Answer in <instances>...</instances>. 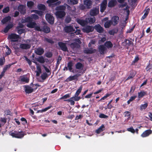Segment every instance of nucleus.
Wrapping results in <instances>:
<instances>
[{"label": "nucleus", "mask_w": 152, "mask_h": 152, "mask_svg": "<svg viewBox=\"0 0 152 152\" xmlns=\"http://www.w3.org/2000/svg\"><path fill=\"white\" fill-rule=\"evenodd\" d=\"M10 135L13 137L17 138H21L25 135L24 132L23 131L17 132L14 131V132H12L10 133Z\"/></svg>", "instance_id": "f257e3e1"}, {"label": "nucleus", "mask_w": 152, "mask_h": 152, "mask_svg": "<svg viewBox=\"0 0 152 152\" xmlns=\"http://www.w3.org/2000/svg\"><path fill=\"white\" fill-rule=\"evenodd\" d=\"M20 38V36L15 34L12 33L9 34L7 39H10L11 42H17L18 41V39Z\"/></svg>", "instance_id": "f03ea898"}, {"label": "nucleus", "mask_w": 152, "mask_h": 152, "mask_svg": "<svg viewBox=\"0 0 152 152\" xmlns=\"http://www.w3.org/2000/svg\"><path fill=\"white\" fill-rule=\"evenodd\" d=\"M59 0H48L46 1L47 3L49 4L50 7H53L59 5L61 4V1Z\"/></svg>", "instance_id": "7ed1b4c3"}, {"label": "nucleus", "mask_w": 152, "mask_h": 152, "mask_svg": "<svg viewBox=\"0 0 152 152\" xmlns=\"http://www.w3.org/2000/svg\"><path fill=\"white\" fill-rule=\"evenodd\" d=\"M83 87L81 85L79 88L77 90L76 93H75L74 95L72 97V98H74L75 100L79 101L81 99V98L80 96H78L79 94L81 93L82 89Z\"/></svg>", "instance_id": "20e7f679"}, {"label": "nucleus", "mask_w": 152, "mask_h": 152, "mask_svg": "<svg viewBox=\"0 0 152 152\" xmlns=\"http://www.w3.org/2000/svg\"><path fill=\"white\" fill-rule=\"evenodd\" d=\"M45 18L48 22L50 24H53L54 23V18L53 16L50 14H46Z\"/></svg>", "instance_id": "39448f33"}, {"label": "nucleus", "mask_w": 152, "mask_h": 152, "mask_svg": "<svg viewBox=\"0 0 152 152\" xmlns=\"http://www.w3.org/2000/svg\"><path fill=\"white\" fill-rule=\"evenodd\" d=\"M74 27H75V26H73V25L66 26L64 28V30L66 33L71 32L73 33V32L75 31Z\"/></svg>", "instance_id": "423d86ee"}, {"label": "nucleus", "mask_w": 152, "mask_h": 152, "mask_svg": "<svg viewBox=\"0 0 152 152\" xmlns=\"http://www.w3.org/2000/svg\"><path fill=\"white\" fill-rule=\"evenodd\" d=\"M94 30V28L93 26L88 25L84 27L82 29L83 31L86 33L92 32Z\"/></svg>", "instance_id": "0eeeda50"}, {"label": "nucleus", "mask_w": 152, "mask_h": 152, "mask_svg": "<svg viewBox=\"0 0 152 152\" xmlns=\"http://www.w3.org/2000/svg\"><path fill=\"white\" fill-rule=\"evenodd\" d=\"M58 46L60 48L61 50L64 52H68V48L66 45L65 43L62 42H58Z\"/></svg>", "instance_id": "6e6552de"}, {"label": "nucleus", "mask_w": 152, "mask_h": 152, "mask_svg": "<svg viewBox=\"0 0 152 152\" xmlns=\"http://www.w3.org/2000/svg\"><path fill=\"white\" fill-rule=\"evenodd\" d=\"M107 4V0H103L100 6V11L101 12H103L106 9Z\"/></svg>", "instance_id": "1a4fd4ad"}, {"label": "nucleus", "mask_w": 152, "mask_h": 152, "mask_svg": "<svg viewBox=\"0 0 152 152\" xmlns=\"http://www.w3.org/2000/svg\"><path fill=\"white\" fill-rule=\"evenodd\" d=\"M26 6L23 5H19L18 7V10L19 11L20 13L24 15L26 13Z\"/></svg>", "instance_id": "9d476101"}, {"label": "nucleus", "mask_w": 152, "mask_h": 152, "mask_svg": "<svg viewBox=\"0 0 152 152\" xmlns=\"http://www.w3.org/2000/svg\"><path fill=\"white\" fill-rule=\"evenodd\" d=\"M57 11L55 15L58 18H62L65 16L66 13L64 11Z\"/></svg>", "instance_id": "9b49d317"}, {"label": "nucleus", "mask_w": 152, "mask_h": 152, "mask_svg": "<svg viewBox=\"0 0 152 152\" xmlns=\"http://www.w3.org/2000/svg\"><path fill=\"white\" fill-rule=\"evenodd\" d=\"M70 48L74 51H75L80 48V45L76 42L71 43L69 45Z\"/></svg>", "instance_id": "f8f14e48"}, {"label": "nucleus", "mask_w": 152, "mask_h": 152, "mask_svg": "<svg viewBox=\"0 0 152 152\" xmlns=\"http://www.w3.org/2000/svg\"><path fill=\"white\" fill-rule=\"evenodd\" d=\"M111 20L112 22V25L113 26H115L118 23L119 18L117 15L114 16L113 17Z\"/></svg>", "instance_id": "ddd939ff"}, {"label": "nucleus", "mask_w": 152, "mask_h": 152, "mask_svg": "<svg viewBox=\"0 0 152 152\" xmlns=\"http://www.w3.org/2000/svg\"><path fill=\"white\" fill-rule=\"evenodd\" d=\"M94 28H94L96 30L97 32L99 33H103L104 31L103 28L99 24H98L95 25Z\"/></svg>", "instance_id": "4468645a"}, {"label": "nucleus", "mask_w": 152, "mask_h": 152, "mask_svg": "<svg viewBox=\"0 0 152 152\" xmlns=\"http://www.w3.org/2000/svg\"><path fill=\"white\" fill-rule=\"evenodd\" d=\"M24 88L25 92L26 94H30L34 91V89L29 86H25Z\"/></svg>", "instance_id": "2eb2a0df"}, {"label": "nucleus", "mask_w": 152, "mask_h": 152, "mask_svg": "<svg viewBox=\"0 0 152 152\" xmlns=\"http://www.w3.org/2000/svg\"><path fill=\"white\" fill-rule=\"evenodd\" d=\"M117 4L116 0H110L108 2V7L110 8H112L115 6Z\"/></svg>", "instance_id": "dca6fc26"}, {"label": "nucleus", "mask_w": 152, "mask_h": 152, "mask_svg": "<svg viewBox=\"0 0 152 152\" xmlns=\"http://www.w3.org/2000/svg\"><path fill=\"white\" fill-rule=\"evenodd\" d=\"M44 49L41 47H39L35 50V53L39 55H41L44 53Z\"/></svg>", "instance_id": "f3484780"}, {"label": "nucleus", "mask_w": 152, "mask_h": 152, "mask_svg": "<svg viewBox=\"0 0 152 152\" xmlns=\"http://www.w3.org/2000/svg\"><path fill=\"white\" fill-rule=\"evenodd\" d=\"M98 50L100 53L102 55L104 54V52L106 50V48L103 45H100L98 47Z\"/></svg>", "instance_id": "a211bd4d"}, {"label": "nucleus", "mask_w": 152, "mask_h": 152, "mask_svg": "<svg viewBox=\"0 0 152 152\" xmlns=\"http://www.w3.org/2000/svg\"><path fill=\"white\" fill-rule=\"evenodd\" d=\"M99 13V8H95L91 10L90 12V15L91 16H96Z\"/></svg>", "instance_id": "6ab92c4d"}, {"label": "nucleus", "mask_w": 152, "mask_h": 152, "mask_svg": "<svg viewBox=\"0 0 152 152\" xmlns=\"http://www.w3.org/2000/svg\"><path fill=\"white\" fill-rule=\"evenodd\" d=\"M152 133V131L151 129H148L145 131L141 135V136L144 137L148 136Z\"/></svg>", "instance_id": "aec40b11"}, {"label": "nucleus", "mask_w": 152, "mask_h": 152, "mask_svg": "<svg viewBox=\"0 0 152 152\" xmlns=\"http://www.w3.org/2000/svg\"><path fill=\"white\" fill-rule=\"evenodd\" d=\"M96 51V50L95 49H93V48H86L83 51L84 53H85L88 54H92L95 53Z\"/></svg>", "instance_id": "412c9836"}, {"label": "nucleus", "mask_w": 152, "mask_h": 152, "mask_svg": "<svg viewBox=\"0 0 152 152\" xmlns=\"http://www.w3.org/2000/svg\"><path fill=\"white\" fill-rule=\"evenodd\" d=\"M84 4L86 7L88 9L90 8L92 3L90 0H85L84 1Z\"/></svg>", "instance_id": "4be33fe9"}, {"label": "nucleus", "mask_w": 152, "mask_h": 152, "mask_svg": "<svg viewBox=\"0 0 152 152\" xmlns=\"http://www.w3.org/2000/svg\"><path fill=\"white\" fill-rule=\"evenodd\" d=\"M73 64L72 61H69L67 63V67L68 69L70 72L74 73L75 72L74 70H72V67L73 66Z\"/></svg>", "instance_id": "5701e85b"}, {"label": "nucleus", "mask_w": 152, "mask_h": 152, "mask_svg": "<svg viewBox=\"0 0 152 152\" xmlns=\"http://www.w3.org/2000/svg\"><path fill=\"white\" fill-rule=\"evenodd\" d=\"M31 47V45L28 44H21L20 45V48L24 49H29Z\"/></svg>", "instance_id": "b1692460"}, {"label": "nucleus", "mask_w": 152, "mask_h": 152, "mask_svg": "<svg viewBox=\"0 0 152 152\" xmlns=\"http://www.w3.org/2000/svg\"><path fill=\"white\" fill-rule=\"evenodd\" d=\"M37 25V23L35 22L31 21L26 24V26L31 28H34L35 26Z\"/></svg>", "instance_id": "393cba45"}, {"label": "nucleus", "mask_w": 152, "mask_h": 152, "mask_svg": "<svg viewBox=\"0 0 152 152\" xmlns=\"http://www.w3.org/2000/svg\"><path fill=\"white\" fill-rule=\"evenodd\" d=\"M13 26V25L12 23L9 24L4 28V32L5 33H7L9 30Z\"/></svg>", "instance_id": "a878e982"}, {"label": "nucleus", "mask_w": 152, "mask_h": 152, "mask_svg": "<svg viewBox=\"0 0 152 152\" xmlns=\"http://www.w3.org/2000/svg\"><path fill=\"white\" fill-rule=\"evenodd\" d=\"M146 95H147L146 92L144 91H142L138 92V98L139 99H141Z\"/></svg>", "instance_id": "bb28decb"}, {"label": "nucleus", "mask_w": 152, "mask_h": 152, "mask_svg": "<svg viewBox=\"0 0 152 152\" xmlns=\"http://www.w3.org/2000/svg\"><path fill=\"white\" fill-rule=\"evenodd\" d=\"M42 31L45 33H48L50 32V28L48 26L44 25L42 28Z\"/></svg>", "instance_id": "cd10ccee"}, {"label": "nucleus", "mask_w": 152, "mask_h": 152, "mask_svg": "<svg viewBox=\"0 0 152 152\" xmlns=\"http://www.w3.org/2000/svg\"><path fill=\"white\" fill-rule=\"evenodd\" d=\"M105 127L104 124H102L100 127L96 131L97 134H99L100 132L103 131L105 129Z\"/></svg>", "instance_id": "c85d7f7f"}, {"label": "nucleus", "mask_w": 152, "mask_h": 152, "mask_svg": "<svg viewBox=\"0 0 152 152\" xmlns=\"http://www.w3.org/2000/svg\"><path fill=\"white\" fill-rule=\"evenodd\" d=\"M72 97H71L69 99L67 100H64V101L65 102H70V104L71 105H74L75 104V101H78L75 100L74 99V98H72Z\"/></svg>", "instance_id": "c756f323"}, {"label": "nucleus", "mask_w": 152, "mask_h": 152, "mask_svg": "<svg viewBox=\"0 0 152 152\" xmlns=\"http://www.w3.org/2000/svg\"><path fill=\"white\" fill-rule=\"evenodd\" d=\"M77 22L83 26H84L87 24V22L86 21L80 19L77 20Z\"/></svg>", "instance_id": "7c9ffc66"}, {"label": "nucleus", "mask_w": 152, "mask_h": 152, "mask_svg": "<svg viewBox=\"0 0 152 152\" xmlns=\"http://www.w3.org/2000/svg\"><path fill=\"white\" fill-rule=\"evenodd\" d=\"M84 65L80 62H77L75 65V68L77 69L82 70Z\"/></svg>", "instance_id": "2f4dec72"}, {"label": "nucleus", "mask_w": 152, "mask_h": 152, "mask_svg": "<svg viewBox=\"0 0 152 152\" xmlns=\"http://www.w3.org/2000/svg\"><path fill=\"white\" fill-rule=\"evenodd\" d=\"M11 17L10 16H8L4 18L2 20L1 22L3 24L6 23L7 22L10 21Z\"/></svg>", "instance_id": "473e14b6"}, {"label": "nucleus", "mask_w": 152, "mask_h": 152, "mask_svg": "<svg viewBox=\"0 0 152 152\" xmlns=\"http://www.w3.org/2000/svg\"><path fill=\"white\" fill-rule=\"evenodd\" d=\"M66 7L64 5H60L59 6H57L55 10H58L61 11H64L66 10Z\"/></svg>", "instance_id": "72a5a7b5"}, {"label": "nucleus", "mask_w": 152, "mask_h": 152, "mask_svg": "<svg viewBox=\"0 0 152 152\" xmlns=\"http://www.w3.org/2000/svg\"><path fill=\"white\" fill-rule=\"evenodd\" d=\"M112 22L111 20H107L104 23V26L106 28H109L111 25H112Z\"/></svg>", "instance_id": "f704fd0d"}, {"label": "nucleus", "mask_w": 152, "mask_h": 152, "mask_svg": "<svg viewBox=\"0 0 152 152\" xmlns=\"http://www.w3.org/2000/svg\"><path fill=\"white\" fill-rule=\"evenodd\" d=\"M104 45L106 46L107 48H109L113 47V44L110 41H107L105 43Z\"/></svg>", "instance_id": "c9c22d12"}, {"label": "nucleus", "mask_w": 152, "mask_h": 152, "mask_svg": "<svg viewBox=\"0 0 152 152\" xmlns=\"http://www.w3.org/2000/svg\"><path fill=\"white\" fill-rule=\"evenodd\" d=\"M38 8L40 10L45 11L46 10V7L45 6L42 4H38L37 6Z\"/></svg>", "instance_id": "e433bc0d"}, {"label": "nucleus", "mask_w": 152, "mask_h": 152, "mask_svg": "<svg viewBox=\"0 0 152 152\" xmlns=\"http://www.w3.org/2000/svg\"><path fill=\"white\" fill-rule=\"evenodd\" d=\"M118 31L117 28H114L109 31V33L111 35H114L115 34L117 33Z\"/></svg>", "instance_id": "4c0bfd02"}, {"label": "nucleus", "mask_w": 152, "mask_h": 152, "mask_svg": "<svg viewBox=\"0 0 152 152\" xmlns=\"http://www.w3.org/2000/svg\"><path fill=\"white\" fill-rule=\"evenodd\" d=\"M37 71H36V76H38L42 72V70L41 68V67L39 66H37Z\"/></svg>", "instance_id": "58836bf2"}, {"label": "nucleus", "mask_w": 152, "mask_h": 152, "mask_svg": "<svg viewBox=\"0 0 152 152\" xmlns=\"http://www.w3.org/2000/svg\"><path fill=\"white\" fill-rule=\"evenodd\" d=\"M34 3L32 1H28L27 3V7L30 8H32L34 5Z\"/></svg>", "instance_id": "ea45409f"}, {"label": "nucleus", "mask_w": 152, "mask_h": 152, "mask_svg": "<svg viewBox=\"0 0 152 152\" xmlns=\"http://www.w3.org/2000/svg\"><path fill=\"white\" fill-rule=\"evenodd\" d=\"M76 79V75L71 76L69 77L66 80V81L67 82L73 80H75Z\"/></svg>", "instance_id": "a19ab883"}, {"label": "nucleus", "mask_w": 152, "mask_h": 152, "mask_svg": "<svg viewBox=\"0 0 152 152\" xmlns=\"http://www.w3.org/2000/svg\"><path fill=\"white\" fill-rule=\"evenodd\" d=\"M20 80L22 82L28 83L29 81V79L26 77L23 76L21 78Z\"/></svg>", "instance_id": "79ce46f5"}, {"label": "nucleus", "mask_w": 152, "mask_h": 152, "mask_svg": "<svg viewBox=\"0 0 152 152\" xmlns=\"http://www.w3.org/2000/svg\"><path fill=\"white\" fill-rule=\"evenodd\" d=\"M48 75L46 72L43 73L41 76V79L43 80H45L48 77Z\"/></svg>", "instance_id": "37998d69"}, {"label": "nucleus", "mask_w": 152, "mask_h": 152, "mask_svg": "<svg viewBox=\"0 0 152 152\" xmlns=\"http://www.w3.org/2000/svg\"><path fill=\"white\" fill-rule=\"evenodd\" d=\"M68 3L71 5L76 4L78 3L77 0H68Z\"/></svg>", "instance_id": "c03bdc74"}, {"label": "nucleus", "mask_w": 152, "mask_h": 152, "mask_svg": "<svg viewBox=\"0 0 152 152\" xmlns=\"http://www.w3.org/2000/svg\"><path fill=\"white\" fill-rule=\"evenodd\" d=\"M25 22L28 23L29 22L32 21L33 20L31 16H28L25 18Z\"/></svg>", "instance_id": "a18cd8bd"}, {"label": "nucleus", "mask_w": 152, "mask_h": 152, "mask_svg": "<svg viewBox=\"0 0 152 152\" xmlns=\"http://www.w3.org/2000/svg\"><path fill=\"white\" fill-rule=\"evenodd\" d=\"M37 60L40 63H44L45 62V61L44 58L42 56H40L37 59Z\"/></svg>", "instance_id": "49530a36"}, {"label": "nucleus", "mask_w": 152, "mask_h": 152, "mask_svg": "<svg viewBox=\"0 0 152 152\" xmlns=\"http://www.w3.org/2000/svg\"><path fill=\"white\" fill-rule=\"evenodd\" d=\"M135 74H134L133 72H131L130 73L129 76L126 79V80H128L130 79H132L134 77Z\"/></svg>", "instance_id": "de8ad7c7"}, {"label": "nucleus", "mask_w": 152, "mask_h": 152, "mask_svg": "<svg viewBox=\"0 0 152 152\" xmlns=\"http://www.w3.org/2000/svg\"><path fill=\"white\" fill-rule=\"evenodd\" d=\"M148 106V103H146L144 104H142L140 107V110L141 111L143 110V109H145Z\"/></svg>", "instance_id": "09e8293b"}, {"label": "nucleus", "mask_w": 152, "mask_h": 152, "mask_svg": "<svg viewBox=\"0 0 152 152\" xmlns=\"http://www.w3.org/2000/svg\"><path fill=\"white\" fill-rule=\"evenodd\" d=\"M70 94H66L63 96L61 97L60 98V99H64L66 100V99L67 98H69L70 97Z\"/></svg>", "instance_id": "8fccbe9b"}, {"label": "nucleus", "mask_w": 152, "mask_h": 152, "mask_svg": "<svg viewBox=\"0 0 152 152\" xmlns=\"http://www.w3.org/2000/svg\"><path fill=\"white\" fill-rule=\"evenodd\" d=\"M89 23L90 24L94 23L96 21V19L95 17L93 18H88Z\"/></svg>", "instance_id": "3c124183"}, {"label": "nucleus", "mask_w": 152, "mask_h": 152, "mask_svg": "<svg viewBox=\"0 0 152 152\" xmlns=\"http://www.w3.org/2000/svg\"><path fill=\"white\" fill-rule=\"evenodd\" d=\"M44 41H46L51 44H53L54 43V41L52 39H49L47 37L44 38Z\"/></svg>", "instance_id": "603ef678"}, {"label": "nucleus", "mask_w": 152, "mask_h": 152, "mask_svg": "<svg viewBox=\"0 0 152 152\" xmlns=\"http://www.w3.org/2000/svg\"><path fill=\"white\" fill-rule=\"evenodd\" d=\"M139 56L138 55L136 56L134 58V60H133L132 63V65H134L139 60Z\"/></svg>", "instance_id": "864d4df0"}, {"label": "nucleus", "mask_w": 152, "mask_h": 152, "mask_svg": "<svg viewBox=\"0 0 152 152\" xmlns=\"http://www.w3.org/2000/svg\"><path fill=\"white\" fill-rule=\"evenodd\" d=\"M124 42H125L126 44L129 46L131 45H133V43L132 41L126 39H125Z\"/></svg>", "instance_id": "5fc2aeb1"}, {"label": "nucleus", "mask_w": 152, "mask_h": 152, "mask_svg": "<svg viewBox=\"0 0 152 152\" xmlns=\"http://www.w3.org/2000/svg\"><path fill=\"white\" fill-rule=\"evenodd\" d=\"M12 64H9L8 65H6L4 67L3 70L6 72L7 69H9L10 67L11 66Z\"/></svg>", "instance_id": "6e6d98bb"}, {"label": "nucleus", "mask_w": 152, "mask_h": 152, "mask_svg": "<svg viewBox=\"0 0 152 152\" xmlns=\"http://www.w3.org/2000/svg\"><path fill=\"white\" fill-rule=\"evenodd\" d=\"M10 11V8L9 7H7L4 9H3L2 10V12L4 13H8Z\"/></svg>", "instance_id": "4d7b16f0"}, {"label": "nucleus", "mask_w": 152, "mask_h": 152, "mask_svg": "<svg viewBox=\"0 0 152 152\" xmlns=\"http://www.w3.org/2000/svg\"><path fill=\"white\" fill-rule=\"evenodd\" d=\"M79 28L78 27H75V28L76 29V30L75 31H75L73 32V33H75L76 34L78 35L80 34V32L81 31L80 30L77 29V28Z\"/></svg>", "instance_id": "13d9d810"}, {"label": "nucleus", "mask_w": 152, "mask_h": 152, "mask_svg": "<svg viewBox=\"0 0 152 152\" xmlns=\"http://www.w3.org/2000/svg\"><path fill=\"white\" fill-rule=\"evenodd\" d=\"M111 94H109V93H107L106 94L105 96H104L101 99L99 100V101L104 100L105 99L107 98V97L109 96L110 95H111Z\"/></svg>", "instance_id": "bf43d9fd"}, {"label": "nucleus", "mask_w": 152, "mask_h": 152, "mask_svg": "<svg viewBox=\"0 0 152 152\" xmlns=\"http://www.w3.org/2000/svg\"><path fill=\"white\" fill-rule=\"evenodd\" d=\"M99 117L101 118H108V116L104 114L101 113L99 114Z\"/></svg>", "instance_id": "052dcab7"}, {"label": "nucleus", "mask_w": 152, "mask_h": 152, "mask_svg": "<svg viewBox=\"0 0 152 152\" xmlns=\"http://www.w3.org/2000/svg\"><path fill=\"white\" fill-rule=\"evenodd\" d=\"M127 130L129 132H132V133H134L135 132V130L133 128V127H132L128 128L127 129Z\"/></svg>", "instance_id": "680f3d73"}, {"label": "nucleus", "mask_w": 152, "mask_h": 152, "mask_svg": "<svg viewBox=\"0 0 152 152\" xmlns=\"http://www.w3.org/2000/svg\"><path fill=\"white\" fill-rule=\"evenodd\" d=\"M18 29V30L17 32L18 33V34H22L24 33L25 31V29H23V28L20 29Z\"/></svg>", "instance_id": "e2e57ef3"}, {"label": "nucleus", "mask_w": 152, "mask_h": 152, "mask_svg": "<svg viewBox=\"0 0 152 152\" xmlns=\"http://www.w3.org/2000/svg\"><path fill=\"white\" fill-rule=\"evenodd\" d=\"M53 56V54L51 52H48L46 54V56L47 57L50 58Z\"/></svg>", "instance_id": "0e129e2a"}, {"label": "nucleus", "mask_w": 152, "mask_h": 152, "mask_svg": "<svg viewBox=\"0 0 152 152\" xmlns=\"http://www.w3.org/2000/svg\"><path fill=\"white\" fill-rule=\"evenodd\" d=\"M31 17L32 18V19H34L35 20L38 19L39 18V16L35 14H32L31 15Z\"/></svg>", "instance_id": "69168bd1"}, {"label": "nucleus", "mask_w": 152, "mask_h": 152, "mask_svg": "<svg viewBox=\"0 0 152 152\" xmlns=\"http://www.w3.org/2000/svg\"><path fill=\"white\" fill-rule=\"evenodd\" d=\"M136 26V25H134L132 28H130V29H129L127 30V33H131L134 30V28H135V27Z\"/></svg>", "instance_id": "338daca9"}, {"label": "nucleus", "mask_w": 152, "mask_h": 152, "mask_svg": "<svg viewBox=\"0 0 152 152\" xmlns=\"http://www.w3.org/2000/svg\"><path fill=\"white\" fill-rule=\"evenodd\" d=\"M34 11L36 13L38 14L40 16H42L43 15V12L42 11L37 10H34Z\"/></svg>", "instance_id": "774afa93"}]
</instances>
